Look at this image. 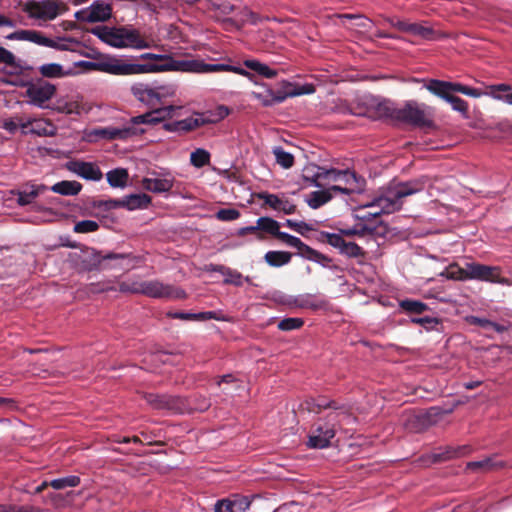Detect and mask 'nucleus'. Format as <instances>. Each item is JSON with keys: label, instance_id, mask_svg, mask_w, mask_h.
Here are the masks:
<instances>
[{"label": "nucleus", "instance_id": "62", "mask_svg": "<svg viewBox=\"0 0 512 512\" xmlns=\"http://www.w3.org/2000/svg\"><path fill=\"white\" fill-rule=\"evenodd\" d=\"M25 124V118L17 117L15 119L5 120L3 122V128L10 133H15L18 128H21V124Z\"/></svg>", "mask_w": 512, "mask_h": 512}, {"label": "nucleus", "instance_id": "11", "mask_svg": "<svg viewBox=\"0 0 512 512\" xmlns=\"http://www.w3.org/2000/svg\"><path fill=\"white\" fill-rule=\"evenodd\" d=\"M112 15V8L109 4L95 1L89 7L77 11L75 18L86 23L104 22Z\"/></svg>", "mask_w": 512, "mask_h": 512}, {"label": "nucleus", "instance_id": "60", "mask_svg": "<svg viewBox=\"0 0 512 512\" xmlns=\"http://www.w3.org/2000/svg\"><path fill=\"white\" fill-rule=\"evenodd\" d=\"M468 279L480 280L483 276L485 265L476 262L467 263Z\"/></svg>", "mask_w": 512, "mask_h": 512}, {"label": "nucleus", "instance_id": "6", "mask_svg": "<svg viewBox=\"0 0 512 512\" xmlns=\"http://www.w3.org/2000/svg\"><path fill=\"white\" fill-rule=\"evenodd\" d=\"M22 10L37 21L48 22L64 14L68 7L62 0H28Z\"/></svg>", "mask_w": 512, "mask_h": 512}, {"label": "nucleus", "instance_id": "15", "mask_svg": "<svg viewBox=\"0 0 512 512\" xmlns=\"http://www.w3.org/2000/svg\"><path fill=\"white\" fill-rule=\"evenodd\" d=\"M10 40L29 41L40 46L54 47L62 50L68 49L66 43L57 44L54 40L47 38L43 33L36 30H18L7 36Z\"/></svg>", "mask_w": 512, "mask_h": 512}, {"label": "nucleus", "instance_id": "9", "mask_svg": "<svg viewBox=\"0 0 512 512\" xmlns=\"http://www.w3.org/2000/svg\"><path fill=\"white\" fill-rule=\"evenodd\" d=\"M142 295L150 298L183 299L186 293L180 288L165 284L159 280H143Z\"/></svg>", "mask_w": 512, "mask_h": 512}, {"label": "nucleus", "instance_id": "35", "mask_svg": "<svg viewBox=\"0 0 512 512\" xmlns=\"http://www.w3.org/2000/svg\"><path fill=\"white\" fill-rule=\"evenodd\" d=\"M503 463L501 461L496 460L495 457H487L479 461L469 462L467 464V469L469 470H481V471H490L499 467H502Z\"/></svg>", "mask_w": 512, "mask_h": 512}, {"label": "nucleus", "instance_id": "14", "mask_svg": "<svg viewBox=\"0 0 512 512\" xmlns=\"http://www.w3.org/2000/svg\"><path fill=\"white\" fill-rule=\"evenodd\" d=\"M137 134L133 126L125 127H103L93 129L89 133L90 140L105 139V140H127Z\"/></svg>", "mask_w": 512, "mask_h": 512}, {"label": "nucleus", "instance_id": "26", "mask_svg": "<svg viewBox=\"0 0 512 512\" xmlns=\"http://www.w3.org/2000/svg\"><path fill=\"white\" fill-rule=\"evenodd\" d=\"M39 73L45 78H63L74 74L73 68H65L58 63H46L41 65Z\"/></svg>", "mask_w": 512, "mask_h": 512}, {"label": "nucleus", "instance_id": "29", "mask_svg": "<svg viewBox=\"0 0 512 512\" xmlns=\"http://www.w3.org/2000/svg\"><path fill=\"white\" fill-rule=\"evenodd\" d=\"M46 187L43 185H26L22 190L18 192L17 202L19 205L24 206L33 202V200L43 191Z\"/></svg>", "mask_w": 512, "mask_h": 512}, {"label": "nucleus", "instance_id": "38", "mask_svg": "<svg viewBox=\"0 0 512 512\" xmlns=\"http://www.w3.org/2000/svg\"><path fill=\"white\" fill-rule=\"evenodd\" d=\"M480 281H487V282L499 283V284H505V285L509 284L508 279L501 277L500 268L497 266L485 265V268L483 270V276H481Z\"/></svg>", "mask_w": 512, "mask_h": 512}, {"label": "nucleus", "instance_id": "56", "mask_svg": "<svg viewBox=\"0 0 512 512\" xmlns=\"http://www.w3.org/2000/svg\"><path fill=\"white\" fill-rule=\"evenodd\" d=\"M411 321L415 324L423 326L426 330L435 329L439 325V319L435 317H414Z\"/></svg>", "mask_w": 512, "mask_h": 512}, {"label": "nucleus", "instance_id": "40", "mask_svg": "<svg viewBox=\"0 0 512 512\" xmlns=\"http://www.w3.org/2000/svg\"><path fill=\"white\" fill-rule=\"evenodd\" d=\"M229 108L224 106V105H220L218 106L214 111H209V112H205V113H201L204 120H205V125L206 124H214V123H217L221 120H223L225 117H227L229 115Z\"/></svg>", "mask_w": 512, "mask_h": 512}, {"label": "nucleus", "instance_id": "36", "mask_svg": "<svg viewBox=\"0 0 512 512\" xmlns=\"http://www.w3.org/2000/svg\"><path fill=\"white\" fill-rule=\"evenodd\" d=\"M409 34L421 37L425 40H435L438 38V33L434 31L432 27L422 23H411Z\"/></svg>", "mask_w": 512, "mask_h": 512}, {"label": "nucleus", "instance_id": "49", "mask_svg": "<svg viewBox=\"0 0 512 512\" xmlns=\"http://www.w3.org/2000/svg\"><path fill=\"white\" fill-rule=\"evenodd\" d=\"M283 92H301V95L304 94H312L315 92V88L312 84H305L301 86H296L290 82L283 81L281 83V88Z\"/></svg>", "mask_w": 512, "mask_h": 512}, {"label": "nucleus", "instance_id": "32", "mask_svg": "<svg viewBox=\"0 0 512 512\" xmlns=\"http://www.w3.org/2000/svg\"><path fill=\"white\" fill-rule=\"evenodd\" d=\"M244 65L248 68L259 74L260 76L267 78V79H273L278 75V71L271 68L270 66L255 60V59H248L244 61Z\"/></svg>", "mask_w": 512, "mask_h": 512}, {"label": "nucleus", "instance_id": "31", "mask_svg": "<svg viewBox=\"0 0 512 512\" xmlns=\"http://www.w3.org/2000/svg\"><path fill=\"white\" fill-rule=\"evenodd\" d=\"M107 182L111 187L124 188L127 185L129 174L124 168H116L106 173Z\"/></svg>", "mask_w": 512, "mask_h": 512}, {"label": "nucleus", "instance_id": "41", "mask_svg": "<svg viewBox=\"0 0 512 512\" xmlns=\"http://www.w3.org/2000/svg\"><path fill=\"white\" fill-rule=\"evenodd\" d=\"M277 164L284 169H289L294 165V156L291 153L286 152L282 147L277 146L272 150Z\"/></svg>", "mask_w": 512, "mask_h": 512}, {"label": "nucleus", "instance_id": "23", "mask_svg": "<svg viewBox=\"0 0 512 512\" xmlns=\"http://www.w3.org/2000/svg\"><path fill=\"white\" fill-rule=\"evenodd\" d=\"M264 204L271 207L273 210L281 211L284 214L290 215L296 212V205L283 196L262 192L257 195Z\"/></svg>", "mask_w": 512, "mask_h": 512}, {"label": "nucleus", "instance_id": "43", "mask_svg": "<svg viewBox=\"0 0 512 512\" xmlns=\"http://www.w3.org/2000/svg\"><path fill=\"white\" fill-rule=\"evenodd\" d=\"M447 279L464 281L468 279L467 266L465 268H461L457 264L449 265L445 271L442 273Z\"/></svg>", "mask_w": 512, "mask_h": 512}, {"label": "nucleus", "instance_id": "61", "mask_svg": "<svg viewBox=\"0 0 512 512\" xmlns=\"http://www.w3.org/2000/svg\"><path fill=\"white\" fill-rule=\"evenodd\" d=\"M252 96L264 106L273 105L272 89L266 88L264 92H252Z\"/></svg>", "mask_w": 512, "mask_h": 512}, {"label": "nucleus", "instance_id": "8", "mask_svg": "<svg viewBox=\"0 0 512 512\" xmlns=\"http://www.w3.org/2000/svg\"><path fill=\"white\" fill-rule=\"evenodd\" d=\"M424 87L435 96L447 101L452 95V92L462 93L466 96L479 98L482 92L478 89L471 88L458 82L442 81L437 79H430Z\"/></svg>", "mask_w": 512, "mask_h": 512}, {"label": "nucleus", "instance_id": "48", "mask_svg": "<svg viewBox=\"0 0 512 512\" xmlns=\"http://www.w3.org/2000/svg\"><path fill=\"white\" fill-rule=\"evenodd\" d=\"M295 304L297 307L309 308V309H313V310H316L322 306V303H320L315 298V296L311 295V294H305V295L299 296L295 300Z\"/></svg>", "mask_w": 512, "mask_h": 512}, {"label": "nucleus", "instance_id": "22", "mask_svg": "<svg viewBox=\"0 0 512 512\" xmlns=\"http://www.w3.org/2000/svg\"><path fill=\"white\" fill-rule=\"evenodd\" d=\"M56 109L61 113L76 115H80L82 112H88L89 110L83 102V97L78 94L58 99Z\"/></svg>", "mask_w": 512, "mask_h": 512}, {"label": "nucleus", "instance_id": "27", "mask_svg": "<svg viewBox=\"0 0 512 512\" xmlns=\"http://www.w3.org/2000/svg\"><path fill=\"white\" fill-rule=\"evenodd\" d=\"M258 228L259 230L265 231L276 238H278L283 243L287 244L286 238L283 237V235H289L286 232L280 231V224L276 220L270 218V217H260L257 220Z\"/></svg>", "mask_w": 512, "mask_h": 512}, {"label": "nucleus", "instance_id": "47", "mask_svg": "<svg viewBox=\"0 0 512 512\" xmlns=\"http://www.w3.org/2000/svg\"><path fill=\"white\" fill-rule=\"evenodd\" d=\"M264 18H262L257 13L253 12L248 7H244L239 13H238V20L241 22L242 25L246 23H250L252 25H257L260 23Z\"/></svg>", "mask_w": 512, "mask_h": 512}, {"label": "nucleus", "instance_id": "7", "mask_svg": "<svg viewBox=\"0 0 512 512\" xmlns=\"http://www.w3.org/2000/svg\"><path fill=\"white\" fill-rule=\"evenodd\" d=\"M431 108L416 101H407L405 105L398 108L395 120L418 127H429L432 125Z\"/></svg>", "mask_w": 512, "mask_h": 512}, {"label": "nucleus", "instance_id": "53", "mask_svg": "<svg viewBox=\"0 0 512 512\" xmlns=\"http://www.w3.org/2000/svg\"><path fill=\"white\" fill-rule=\"evenodd\" d=\"M99 228V224L94 220H82L77 222L74 226L76 233H90L95 232Z\"/></svg>", "mask_w": 512, "mask_h": 512}, {"label": "nucleus", "instance_id": "58", "mask_svg": "<svg viewBox=\"0 0 512 512\" xmlns=\"http://www.w3.org/2000/svg\"><path fill=\"white\" fill-rule=\"evenodd\" d=\"M443 412L438 407L430 408L424 415L421 416L423 423L428 425L436 424L438 419L442 416Z\"/></svg>", "mask_w": 512, "mask_h": 512}, {"label": "nucleus", "instance_id": "63", "mask_svg": "<svg viewBox=\"0 0 512 512\" xmlns=\"http://www.w3.org/2000/svg\"><path fill=\"white\" fill-rule=\"evenodd\" d=\"M301 95V92H283L281 89L277 91L272 90L273 103H281L289 97H295Z\"/></svg>", "mask_w": 512, "mask_h": 512}, {"label": "nucleus", "instance_id": "33", "mask_svg": "<svg viewBox=\"0 0 512 512\" xmlns=\"http://www.w3.org/2000/svg\"><path fill=\"white\" fill-rule=\"evenodd\" d=\"M333 198V193L331 190L323 189L319 191H313L308 196L306 202L309 205V207L313 209H317L321 207L322 205L326 204Z\"/></svg>", "mask_w": 512, "mask_h": 512}, {"label": "nucleus", "instance_id": "16", "mask_svg": "<svg viewBox=\"0 0 512 512\" xmlns=\"http://www.w3.org/2000/svg\"><path fill=\"white\" fill-rule=\"evenodd\" d=\"M153 177H144L141 181L142 187L152 193H165L172 189L174 178L170 173L158 174L152 172Z\"/></svg>", "mask_w": 512, "mask_h": 512}, {"label": "nucleus", "instance_id": "30", "mask_svg": "<svg viewBox=\"0 0 512 512\" xmlns=\"http://www.w3.org/2000/svg\"><path fill=\"white\" fill-rule=\"evenodd\" d=\"M82 189V184L78 181H60L55 183L51 190L57 194L65 195V196H74L77 195Z\"/></svg>", "mask_w": 512, "mask_h": 512}, {"label": "nucleus", "instance_id": "37", "mask_svg": "<svg viewBox=\"0 0 512 512\" xmlns=\"http://www.w3.org/2000/svg\"><path fill=\"white\" fill-rule=\"evenodd\" d=\"M178 125H180L181 132H190L205 125V120L201 113H195L188 118L179 120Z\"/></svg>", "mask_w": 512, "mask_h": 512}, {"label": "nucleus", "instance_id": "24", "mask_svg": "<svg viewBox=\"0 0 512 512\" xmlns=\"http://www.w3.org/2000/svg\"><path fill=\"white\" fill-rule=\"evenodd\" d=\"M176 108L172 105L155 109L142 115L132 118L133 124H157L163 121L166 117H170Z\"/></svg>", "mask_w": 512, "mask_h": 512}, {"label": "nucleus", "instance_id": "34", "mask_svg": "<svg viewBox=\"0 0 512 512\" xmlns=\"http://www.w3.org/2000/svg\"><path fill=\"white\" fill-rule=\"evenodd\" d=\"M292 254L286 251H268L264 259L273 267H281L291 261Z\"/></svg>", "mask_w": 512, "mask_h": 512}, {"label": "nucleus", "instance_id": "55", "mask_svg": "<svg viewBox=\"0 0 512 512\" xmlns=\"http://www.w3.org/2000/svg\"><path fill=\"white\" fill-rule=\"evenodd\" d=\"M487 92H482V95H488L496 100L503 101L504 95H495V92H509L511 90V86L508 84H496L490 85L487 87Z\"/></svg>", "mask_w": 512, "mask_h": 512}, {"label": "nucleus", "instance_id": "18", "mask_svg": "<svg viewBox=\"0 0 512 512\" xmlns=\"http://www.w3.org/2000/svg\"><path fill=\"white\" fill-rule=\"evenodd\" d=\"M335 436V430L328 424L318 425L312 429L307 445L310 448L323 449L329 446L330 440Z\"/></svg>", "mask_w": 512, "mask_h": 512}, {"label": "nucleus", "instance_id": "42", "mask_svg": "<svg viewBox=\"0 0 512 512\" xmlns=\"http://www.w3.org/2000/svg\"><path fill=\"white\" fill-rule=\"evenodd\" d=\"M209 3L219 18L228 16L234 11V5L229 0H209Z\"/></svg>", "mask_w": 512, "mask_h": 512}, {"label": "nucleus", "instance_id": "44", "mask_svg": "<svg viewBox=\"0 0 512 512\" xmlns=\"http://www.w3.org/2000/svg\"><path fill=\"white\" fill-rule=\"evenodd\" d=\"M190 162L196 168L204 167L210 163V153L203 148H197L191 153Z\"/></svg>", "mask_w": 512, "mask_h": 512}, {"label": "nucleus", "instance_id": "50", "mask_svg": "<svg viewBox=\"0 0 512 512\" xmlns=\"http://www.w3.org/2000/svg\"><path fill=\"white\" fill-rule=\"evenodd\" d=\"M400 307L407 312L420 314L428 309V306L417 300H403L400 303Z\"/></svg>", "mask_w": 512, "mask_h": 512}, {"label": "nucleus", "instance_id": "25", "mask_svg": "<svg viewBox=\"0 0 512 512\" xmlns=\"http://www.w3.org/2000/svg\"><path fill=\"white\" fill-rule=\"evenodd\" d=\"M397 109L389 101H377L370 104L366 115L372 119L393 118L395 119Z\"/></svg>", "mask_w": 512, "mask_h": 512}, {"label": "nucleus", "instance_id": "51", "mask_svg": "<svg viewBox=\"0 0 512 512\" xmlns=\"http://www.w3.org/2000/svg\"><path fill=\"white\" fill-rule=\"evenodd\" d=\"M117 288L112 280H105L98 283H91L88 286V291L92 293H103L108 291H116Z\"/></svg>", "mask_w": 512, "mask_h": 512}, {"label": "nucleus", "instance_id": "1", "mask_svg": "<svg viewBox=\"0 0 512 512\" xmlns=\"http://www.w3.org/2000/svg\"><path fill=\"white\" fill-rule=\"evenodd\" d=\"M141 63H131L118 58H110L98 64L100 71L112 75H142L156 74L163 72H190V73H215V72H233L247 77L255 84L254 75L249 71L230 64H208L201 59L173 58L170 54L143 53L137 57Z\"/></svg>", "mask_w": 512, "mask_h": 512}, {"label": "nucleus", "instance_id": "17", "mask_svg": "<svg viewBox=\"0 0 512 512\" xmlns=\"http://www.w3.org/2000/svg\"><path fill=\"white\" fill-rule=\"evenodd\" d=\"M151 203V197L147 194H131L122 199L110 200L106 204L109 208L123 207L130 211L147 208Z\"/></svg>", "mask_w": 512, "mask_h": 512}, {"label": "nucleus", "instance_id": "13", "mask_svg": "<svg viewBox=\"0 0 512 512\" xmlns=\"http://www.w3.org/2000/svg\"><path fill=\"white\" fill-rule=\"evenodd\" d=\"M283 237L286 238L287 240L286 245L297 249L298 256L322 264L324 266L326 265V263H329L331 261L329 257L311 248L310 246L305 244L300 238L295 237L293 235H283Z\"/></svg>", "mask_w": 512, "mask_h": 512}, {"label": "nucleus", "instance_id": "2", "mask_svg": "<svg viewBox=\"0 0 512 512\" xmlns=\"http://www.w3.org/2000/svg\"><path fill=\"white\" fill-rule=\"evenodd\" d=\"M302 177L309 186L319 188L329 186L328 189L332 193L340 192L346 195L361 193L365 186V179L358 176L354 171L336 168L327 169L316 164L306 165Z\"/></svg>", "mask_w": 512, "mask_h": 512}, {"label": "nucleus", "instance_id": "59", "mask_svg": "<svg viewBox=\"0 0 512 512\" xmlns=\"http://www.w3.org/2000/svg\"><path fill=\"white\" fill-rule=\"evenodd\" d=\"M240 217V212L234 208L220 209L216 213V218L220 221H234Z\"/></svg>", "mask_w": 512, "mask_h": 512}, {"label": "nucleus", "instance_id": "64", "mask_svg": "<svg viewBox=\"0 0 512 512\" xmlns=\"http://www.w3.org/2000/svg\"><path fill=\"white\" fill-rule=\"evenodd\" d=\"M285 225L287 227H289L290 229H292L298 233H301V234H303L304 231L311 230V227L303 221L297 222V221H294L291 219H287L285 221Z\"/></svg>", "mask_w": 512, "mask_h": 512}, {"label": "nucleus", "instance_id": "52", "mask_svg": "<svg viewBox=\"0 0 512 512\" xmlns=\"http://www.w3.org/2000/svg\"><path fill=\"white\" fill-rule=\"evenodd\" d=\"M302 318H285L278 323V328L282 331H291L303 326Z\"/></svg>", "mask_w": 512, "mask_h": 512}, {"label": "nucleus", "instance_id": "12", "mask_svg": "<svg viewBox=\"0 0 512 512\" xmlns=\"http://www.w3.org/2000/svg\"><path fill=\"white\" fill-rule=\"evenodd\" d=\"M321 237L332 247L339 250V252L350 258L363 257L364 251L360 246L354 242H347L340 234L322 232Z\"/></svg>", "mask_w": 512, "mask_h": 512}, {"label": "nucleus", "instance_id": "57", "mask_svg": "<svg viewBox=\"0 0 512 512\" xmlns=\"http://www.w3.org/2000/svg\"><path fill=\"white\" fill-rule=\"evenodd\" d=\"M302 405L305 406L306 409L314 411V412H319L321 409L333 407L332 402H327L323 399H320L318 401H316L314 399H310V400L305 401V403H303ZM334 408H336V407L334 406Z\"/></svg>", "mask_w": 512, "mask_h": 512}, {"label": "nucleus", "instance_id": "46", "mask_svg": "<svg viewBox=\"0 0 512 512\" xmlns=\"http://www.w3.org/2000/svg\"><path fill=\"white\" fill-rule=\"evenodd\" d=\"M143 280L129 279L119 284L118 290L122 293L142 294Z\"/></svg>", "mask_w": 512, "mask_h": 512}, {"label": "nucleus", "instance_id": "4", "mask_svg": "<svg viewBox=\"0 0 512 512\" xmlns=\"http://www.w3.org/2000/svg\"><path fill=\"white\" fill-rule=\"evenodd\" d=\"M91 33L107 45L117 49L143 50L151 47L150 42L140 30L131 25L109 27L97 26Z\"/></svg>", "mask_w": 512, "mask_h": 512}, {"label": "nucleus", "instance_id": "28", "mask_svg": "<svg viewBox=\"0 0 512 512\" xmlns=\"http://www.w3.org/2000/svg\"><path fill=\"white\" fill-rule=\"evenodd\" d=\"M358 218L361 220V222L357 223L352 228L341 229L338 234H340L342 237L343 236L364 237L367 235H373L376 230V227L368 223V221L370 219L362 220L361 216H359Z\"/></svg>", "mask_w": 512, "mask_h": 512}, {"label": "nucleus", "instance_id": "5", "mask_svg": "<svg viewBox=\"0 0 512 512\" xmlns=\"http://www.w3.org/2000/svg\"><path fill=\"white\" fill-rule=\"evenodd\" d=\"M133 97L148 107H156L176 97L177 85L171 82H135L130 87Z\"/></svg>", "mask_w": 512, "mask_h": 512}, {"label": "nucleus", "instance_id": "45", "mask_svg": "<svg viewBox=\"0 0 512 512\" xmlns=\"http://www.w3.org/2000/svg\"><path fill=\"white\" fill-rule=\"evenodd\" d=\"M80 484V478L75 475L54 479L50 482V486L56 490L65 489L67 487H76Z\"/></svg>", "mask_w": 512, "mask_h": 512}, {"label": "nucleus", "instance_id": "19", "mask_svg": "<svg viewBox=\"0 0 512 512\" xmlns=\"http://www.w3.org/2000/svg\"><path fill=\"white\" fill-rule=\"evenodd\" d=\"M68 169L85 180L100 181L103 177L100 168L91 162L72 161L68 164Z\"/></svg>", "mask_w": 512, "mask_h": 512}, {"label": "nucleus", "instance_id": "3", "mask_svg": "<svg viewBox=\"0 0 512 512\" xmlns=\"http://www.w3.org/2000/svg\"><path fill=\"white\" fill-rule=\"evenodd\" d=\"M429 182L428 177L421 176L407 182L393 183L380 190L377 196L364 208H378L374 213H368L361 216L362 220L371 219L381 214L394 213L402 208L404 198L421 192Z\"/></svg>", "mask_w": 512, "mask_h": 512}, {"label": "nucleus", "instance_id": "21", "mask_svg": "<svg viewBox=\"0 0 512 512\" xmlns=\"http://www.w3.org/2000/svg\"><path fill=\"white\" fill-rule=\"evenodd\" d=\"M23 133H32L38 136H53L56 133V127L44 119L25 118V124H21Z\"/></svg>", "mask_w": 512, "mask_h": 512}, {"label": "nucleus", "instance_id": "54", "mask_svg": "<svg viewBox=\"0 0 512 512\" xmlns=\"http://www.w3.org/2000/svg\"><path fill=\"white\" fill-rule=\"evenodd\" d=\"M446 102H448L452 106L453 110L467 116L469 107L468 103L465 100L458 96L451 95Z\"/></svg>", "mask_w": 512, "mask_h": 512}, {"label": "nucleus", "instance_id": "10", "mask_svg": "<svg viewBox=\"0 0 512 512\" xmlns=\"http://www.w3.org/2000/svg\"><path fill=\"white\" fill-rule=\"evenodd\" d=\"M56 93V86L44 80L28 84L25 95L29 99V103L44 108L46 103L52 99Z\"/></svg>", "mask_w": 512, "mask_h": 512}, {"label": "nucleus", "instance_id": "39", "mask_svg": "<svg viewBox=\"0 0 512 512\" xmlns=\"http://www.w3.org/2000/svg\"><path fill=\"white\" fill-rule=\"evenodd\" d=\"M215 271L220 272L224 276V283L241 286L243 284V276L236 270L224 266H218Z\"/></svg>", "mask_w": 512, "mask_h": 512}, {"label": "nucleus", "instance_id": "20", "mask_svg": "<svg viewBox=\"0 0 512 512\" xmlns=\"http://www.w3.org/2000/svg\"><path fill=\"white\" fill-rule=\"evenodd\" d=\"M250 506L248 497L232 495L228 498L218 500L215 504V512H245Z\"/></svg>", "mask_w": 512, "mask_h": 512}]
</instances>
